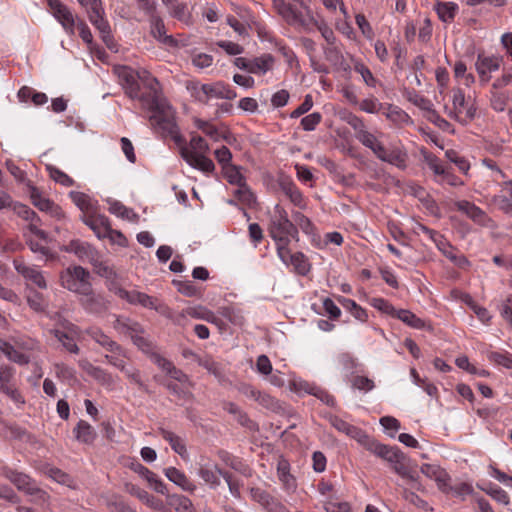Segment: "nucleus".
Masks as SVG:
<instances>
[{
    "label": "nucleus",
    "instance_id": "obj_1",
    "mask_svg": "<svg viewBox=\"0 0 512 512\" xmlns=\"http://www.w3.org/2000/svg\"><path fill=\"white\" fill-rule=\"evenodd\" d=\"M137 79L150 90L148 94L139 95L138 99L153 113L150 117L152 126L162 136H170L176 144H182L184 140L175 121V112L163 97L158 79L143 68L137 71Z\"/></svg>",
    "mask_w": 512,
    "mask_h": 512
},
{
    "label": "nucleus",
    "instance_id": "obj_2",
    "mask_svg": "<svg viewBox=\"0 0 512 512\" xmlns=\"http://www.w3.org/2000/svg\"><path fill=\"white\" fill-rule=\"evenodd\" d=\"M267 230L274 241L285 242L290 239L299 241L296 225L288 218L286 210L280 205L275 206L274 212L269 218Z\"/></svg>",
    "mask_w": 512,
    "mask_h": 512
},
{
    "label": "nucleus",
    "instance_id": "obj_3",
    "mask_svg": "<svg viewBox=\"0 0 512 512\" xmlns=\"http://www.w3.org/2000/svg\"><path fill=\"white\" fill-rule=\"evenodd\" d=\"M90 272L82 266H70L60 274L61 285L71 292L89 295L92 292Z\"/></svg>",
    "mask_w": 512,
    "mask_h": 512
},
{
    "label": "nucleus",
    "instance_id": "obj_4",
    "mask_svg": "<svg viewBox=\"0 0 512 512\" xmlns=\"http://www.w3.org/2000/svg\"><path fill=\"white\" fill-rule=\"evenodd\" d=\"M116 294L120 298L126 299L131 304H140L141 306H143L145 308L155 309L156 311H158L162 314H164L168 310V307L163 304L157 305L156 298L149 296L142 292H138V291L130 292L123 288H119L117 290Z\"/></svg>",
    "mask_w": 512,
    "mask_h": 512
},
{
    "label": "nucleus",
    "instance_id": "obj_5",
    "mask_svg": "<svg viewBox=\"0 0 512 512\" xmlns=\"http://www.w3.org/2000/svg\"><path fill=\"white\" fill-rule=\"evenodd\" d=\"M46 3L49 11L62 27L67 31L73 32L76 18L72 11L60 0H46Z\"/></svg>",
    "mask_w": 512,
    "mask_h": 512
},
{
    "label": "nucleus",
    "instance_id": "obj_6",
    "mask_svg": "<svg viewBox=\"0 0 512 512\" xmlns=\"http://www.w3.org/2000/svg\"><path fill=\"white\" fill-rule=\"evenodd\" d=\"M183 140H185L183 138ZM186 141L182 144H178L181 146V156L182 158L193 168L199 169L203 172H212L215 168L213 161L204 156V154H198L196 152H192L189 148L185 146Z\"/></svg>",
    "mask_w": 512,
    "mask_h": 512
},
{
    "label": "nucleus",
    "instance_id": "obj_7",
    "mask_svg": "<svg viewBox=\"0 0 512 512\" xmlns=\"http://www.w3.org/2000/svg\"><path fill=\"white\" fill-rule=\"evenodd\" d=\"M1 475L9 480L19 491L25 494L36 483L29 475L7 465L0 468Z\"/></svg>",
    "mask_w": 512,
    "mask_h": 512
},
{
    "label": "nucleus",
    "instance_id": "obj_8",
    "mask_svg": "<svg viewBox=\"0 0 512 512\" xmlns=\"http://www.w3.org/2000/svg\"><path fill=\"white\" fill-rule=\"evenodd\" d=\"M116 71L128 96L132 99L138 98L140 86L138 84L137 71L135 72L132 68L126 66L119 67Z\"/></svg>",
    "mask_w": 512,
    "mask_h": 512
},
{
    "label": "nucleus",
    "instance_id": "obj_9",
    "mask_svg": "<svg viewBox=\"0 0 512 512\" xmlns=\"http://www.w3.org/2000/svg\"><path fill=\"white\" fill-rule=\"evenodd\" d=\"M83 7L86 9L88 18L95 29L99 32H109L110 27L105 17L101 0H96L93 4L91 3Z\"/></svg>",
    "mask_w": 512,
    "mask_h": 512
},
{
    "label": "nucleus",
    "instance_id": "obj_10",
    "mask_svg": "<svg viewBox=\"0 0 512 512\" xmlns=\"http://www.w3.org/2000/svg\"><path fill=\"white\" fill-rule=\"evenodd\" d=\"M29 192L32 204L40 211L49 212L52 216L57 218L64 216L61 208L50 199L43 197L38 188L31 186Z\"/></svg>",
    "mask_w": 512,
    "mask_h": 512
},
{
    "label": "nucleus",
    "instance_id": "obj_11",
    "mask_svg": "<svg viewBox=\"0 0 512 512\" xmlns=\"http://www.w3.org/2000/svg\"><path fill=\"white\" fill-rule=\"evenodd\" d=\"M83 222L93 230L98 238H106L112 232L109 219L103 215L84 216Z\"/></svg>",
    "mask_w": 512,
    "mask_h": 512
},
{
    "label": "nucleus",
    "instance_id": "obj_12",
    "mask_svg": "<svg viewBox=\"0 0 512 512\" xmlns=\"http://www.w3.org/2000/svg\"><path fill=\"white\" fill-rule=\"evenodd\" d=\"M274 8L288 24L297 26L302 23L301 13L290 3H287L284 0H274Z\"/></svg>",
    "mask_w": 512,
    "mask_h": 512
},
{
    "label": "nucleus",
    "instance_id": "obj_13",
    "mask_svg": "<svg viewBox=\"0 0 512 512\" xmlns=\"http://www.w3.org/2000/svg\"><path fill=\"white\" fill-rule=\"evenodd\" d=\"M383 459L391 463L392 469L402 478L408 475L410 468L405 464L406 456L398 447H391Z\"/></svg>",
    "mask_w": 512,
    "mask_h": 512
},
{
    "label": "nucleus",
    "instance_id": "obj_14",
    "mask_svg": "<svg viewBox=\"0 0 512 512\" xmlns=\"http://www.w3.org/2000/svg\"><path fill=\"white\" fill-rule=\"evenodd\" d=\"M113 328L120 334L128 335L130 338L137 333H144L142 325L128 317L117 316L113 322Z\"/></svg>",
    "mask_w": 512,
    "mask_h": 512
},
{
    "label": "nucleus",
    "instance_id": "obj_15",
    "mask_svg": "<svg viewBox=\"0 0 512 512\" xmlns=\"http://www.w3.org/2000/svg\"><path fill=\"white\" fill-rule=\"evenodd\" d=\"M177 35L180 37L177 38L173 34H153L154 38L169 51H176L190 44L189 37H185V34Z\"/></svg>",
    "mask_w": 512,
    "mask_h": 512
},
{
    "label": "nucleus",
    "instance_id": "obj_16",
    "mask_svg": "<svg viewBox=\"0 0 512 512\" xmlns=\"http://www.w3.org/2000/svg\"><path fill=\"white\" fill-rule=\"evenodd\" d=\"M165 476L174 484L178 485L182 490L193 493L196 485L179 469L169 467L164 470Z\"/></svg>",
    "mask_w": 512,
    "mask_h": 512
},
{
    "label": "nucleus",
    "instance_id": "obj_17",
    "mask_svg": "<svg viewBox=\"0 0 512 512\" xmlns=\"http://www.w3.org/2000/svg\"><path fill=\"white\" fill-rule=\"evenodd\" d=\"M279 186L281 191L290 199V201L295 206H298L299 208L305 207L302 193L289 178H281L279 180Z\"/></svg>",
    "mask_w": 512,
    "mask_h": 512
},
{
    "label": "nucleus",
    "instance_id": "obj_18",
    "mask_svg": "<svg viewBox=\"0 0 512 512\" xmlns=\"http://www.w3.org/2000/svg\"><path fill=\"white\" fill-rule=\"evenodd\" d=\"M236 96V92L222 82L207 84L206 86V103L210 98L232 100Z\"/></svg>",
    "mask_w": 512,
    "mask_h": 512
},
{
    "label": "nucleus",
    "instance_id": "obj_19",
    "mask_svg": "<svg viewBox=\"0 0 512 512\" xmlns=\"http://www.w3.org/2000/svg\"><path fill=\"white\" fill-rule=\"evenodd\" d=\"M66 250L73 252L80 260L88 261L89 263L98 254L91 245L79 240H72Z\"/></svg>",
    "mask_w": 512,
    "mask_h": 512
},
{
    "label": "nucleus",
    "instance_id": "obj_20",
    "mask_svg": "<svg viewBox=\"0 0 512 512\" xmlns=\"http://www.w3.org/2000/svg\"><path fill=\"white\" fill-rule=\"evenodd\" d=\"M88 335L99 345L107 349L111 353H118L121 355L123 353V348L114 340H112L109 336H107L100 329H91L88 331Z\"/></svg>",
    "mask_w": 512,
    "mask_h": 512
},
{
    "label": "nucleus",
    "instance_id": "obj_21",
    "mask_svg": "<svg viewBox=\"0 0 512 512\" xmlns=\"http://www.w3.org/2000/svg\"><path fill=\"white\" fill-rule=\"evenodd\" d=\"M162 2L169 10L172 17L185 24L190 23L191 15L186 3L179 2L178 0H162Z\"/></svg>",
    "mask_w": 512,
    "mask_h": 512
},
{
    "label": "nucleus",
    "instance_id": "obj_22",
    "mask_svg": "<svg viewBox=\"0 0 512 512\" xmlns=\"http://www.w3.org/2000/svg\"><path fill=\"white\" fill-rule=\"evenodd\" d=\"M16 271L21 274L25 279L34 283L40 289H45L47 287L46 281L42 275V273L36 270L33 267H29L24 263L15 262Z\"/></svg>",
    "mask_w": 512,
    "mask_h": 512
},
{
    "label": "nucleus",
    "instance_id": "obj_23",
    "mask_svg": "<svg viewBox=\"0 0 512 512\" xmlns=\"http://www.w3.org/2000/svg\"><path fill=\"white\" fill-rule=\"evenodd\" d=\"M86 298L83 299L82 305L83 307L90 313L94 314H102L108 309V302L101 295H96L91 292L89 295H85Z\"/></svg>",
    "mask_w": 512,
    "mask_h": 512
},
{
    "label": "nucleus",
    "instance_id": "obj_24",
    "mask_svg": "<svg viewBox=\"0 0 512 512\" xmlns=\"http://www.w3.org/2000/svg\"><path fill=\"white\" fill-rule=\"evenodd\" d=\"M456 207L459 211L464 212L470 219L478 224H484L487 219L485 212L469 201H458L456 202Z\"/></svg>",
    "mask_w": 512,
    "mask_h": 512
},
{
    "label": "nucleus",
    "instance_id": "obj_25",
    "mask_svg": "<svg viewBox=\"0 0 512 512\" xmlns=\"http://www.w3.org/2000/svg\"><path fill=\"white\" fill-rule=\"evenodd\" d=\"M277 474L279 480L283 483L286 490H293L296 488V480L294 476L290 474L289 461L284 457H280L278 459Z\"/></svg>",
    "mask_w": 512,
    "mask_h": 512
},
{
    "label": "nucleus",
    "instance_id": "obj_26",
    "mask_svg": "<svg viewBox=\"0 0 512 512\" xmlns=\"http://www.w3.org/2000/svg\"><path fill=\"white\" fill-rule=\"evenodd\" d=\"M0 350L7 358L17 364L27 365L30 362V356L18 351L12 344L0 338Z\"/></svg>",
    "mask_w": 512,
    "mask_h": 512
},
{
    "label": "nucleus",
    "instance_id": "obj_27",
    "mask_svg": "<svg viewBox=\"0 0 512 512\" xmlns=\"http://www.w3.org/2000/svg\"><path fill=\"white\" fill-rule=\"evenodd\" d=\"M75 438L84 444H92L96 439L97 433L95 429L86 421L80 420L73 429Z\"/></svg>",
    "mask_w": 512,
    "mask_h": 512
},
{
    "label": "nucleus",
    "instance_id": "obj_28",
    "mask_svg": "<svg viewBox=\"0 0 512 512\" xmlns=\"http://www.w3.org/2000/svg\"><path fill=\"white\" fill-rule=\"evenodd\" d=\"M158 431L162 438L169 442L171 448L174 450L175 453L180 455L182 458H185L187 456L186 445L178 435L162 427L159 428Z\"/></svg>",
    "mask_w": 512,
    "mask_h": 512
},
{
    "label": "nucleus",
    "instance_id": "obj_29",
    "mask_svg": "<svg viewBox=\"0 0 512 512\" xmlns=\"http://www.w3.org/2000/svg\"><path fill=\"white\" fill-rule=\"evenodd\" d=\"M274 64V57L271 54H263L260 57L251 59L250 73L265 74L271 70Z\"/></svg>",
    "mask_w": 512,
    "mask_h": 512
},
{
    "label": "nucleus",
    "instance_id": "obj_30",
    "mask_svg": "<svg viewBox=\"0 0 512 512\" xmlns=\"http://www.w3.org/2000/svg\"><path fill=\"white\" fill-rule=\"evenodd\" d=\"M502 58L496 56H484L479 54L475 63L476 70H486V72H494L499 70Z\"/></svg>",
    "mask_w": 512,
    "mask_h": 512
},
{
    "label": "nucleus",
    "instance_id": "obj_31",
    "mask_svg": "<svg viewBox=\"0 0 512 512\" xmlns=\"http://www.w3.org/2000/svg\"><path fill=\"white\" fill-rule=\"evenodd\" d=\"M435 9L442 21L450 22L458 11V5L454 2H438Z\"/></svg>",
    "mask_w": 512,
    "mask_h": 512
},
{
    "label": "nucleus",
    "instance_id": "obj_32",
    "mask_svg": "<svg viewBox=\"0 0 512 512\" xmlns=\"http://www.w3.org/2000/svg\"><path fill=\"white\" fill-rule=\"evenodd\" d=\"M393 316L398 318L399 320H401L402 322H404L405 324L409 325L412 328H416V329L425 328V322L409 310H404V309L396 310Z\"/></svg>",
    "mask_w": 512,
    "mask_h": 512
},
{
    "label": "nucleus",
    "instance_id": "obj_33",
    "mask_svg": "<svg viewBox=\"0 0 512 512\" xmlns=\"http://www.w3.org/2000/svg\"><path fill=\"white\" fill-rule=\"evenodd\" d=\"M168 505L172 506L177 512H195L191 500L183 495H168Z\"/></svg>",
    "mask_w": 512,
    "mask_h": 512
},
{
    "label": "nucleus",
    "instance_id": "obj_34",
    "mask_svg": "<svg viewBox=\"0 0 512 512\" xmlns=\"http://www.w3.org/2000/svg\"><path fill=\"white\" fill-rule=\"evenodd\" d=\"M360 444L363 445L368 451L374 453L382 459L387 456V453L391 449L390 446L378 442L369 435H367Z\"/></svg>",
    "mask_w": 512,
    "mask_h": 512
},
{
    "label": "nucleus",
    "instance_id": "obj_35",
    "mask_svg": "<svg viewBox=\"0 0 512 512\" xmlns=\"http://www.w3.org/2000/svg\"><path fill=\"white\" fill-rule=\"evenodd\" d=\"M109 204V212L121 217L122 219L127 220H136L137 215L133 212L132 209L127 208L125 205H123L121 202L116 200H108Z\"/></svg>",
    "mask_w": 512,
    "mask_h": 512
},
{
    "label": "nucleus",
    "instance_id": "obj_36",
    "mask_svg": "<svg viewBox=\"0 0 512 512\" xmlns=\"http://www.w3.org/2000/svg\"><path fill=\"white\" fill-rule=\"evenodd\" d=\"M70 198L74 204L85 213H90L95 208L91 198L83 192L72 191L70 192Z\"/></svg>",
    "mask_w": 512,
    "mask_h": 512
},
{
    "label": "nucleus",
    "instance_id": "obj_37",
    "mask_svg": "<svg viewBox=\"0 0 512 512\" xmlns=\"http://www.w3.org/2000/svg\"><path fill=\"white\" fill-rule=\"evenodd\" d=\"M29 496V501L39 505V506H47L49 504V495L48 493L40 488L37 483H35L29 491L26 493Z\"/></svg>",
    "mask_w": 512,
    "mask_h": 512
},
{
    "label": "nucleus",
    "instance_id": "obj_38",
    "mask_svg": "<svg viewBox=\"0 0 512 512\" xmlns=\"http://www.w3.org/2000/svg\"><path fill=\"white\" fill-rule=\"evenodd\" d=\"M219 314L228 319L232 324L242 326L245 322V317L240 309L232 306L219 308Z\"/></svg>",
    "mask_w": 512,
    "mask_h": 512
},
{
    "label": "nucleus",
    "instance_id": "obj_39",
    "mask_svg": "<svg viewBox=\"0 0 512 512\" xmlns=\"http://www.w3.org/2000/svg\"><path fill=\"white\" fill-rule=\"evenodd\" d=\"M87 373L93 377L95 380H97L102 385H111L113 382L112 376L107 373L105 370H103L100 367L93 366L90 363H87L86 366H84Z\"/></svg>",
    "mask_w": 512,
    "mask_h": 512
},
{
    "label": "nucleus",
    "instance_id": "obj_40",
    "mask_svg": "<svg viewBox=\"0 0 512 512\" xmlns=\"http://www.w3.org/2000/svg\"><path fill=\"white\" fill-rule=\"evenodd\" d=\"M224 175L230 184L242 186L246 183L245 177L240 172V167L227 165L223 167Z\"/></svg>",
    "mask_w": 512,
    "mask_h": 512
},
{
    "label": "nucleus",
    "instance_id": "obj_41",
    "mask_svg": "<svg viewBox=\"0 0 512 512\" xmlns=\"http://www.w3.org/2000/svg\"><path fill=\"white\" fill-rule=\"evenodd\" d=\"M90 264L93 266L94 272L101 277L111 279L116 275L113 268L107 262L99 259L98 254L90 261Z\"/></svg>",
    "mask_w": 512,
    "mask_h": 512
},
{
    "label": "nucleus",
    "instance_id": "obj_42",
    "mask_svg": "<svg viewBox=\"0 0 512 512\" xmlns=\"http://www.w3.org/2000/svg\"><path fill=\"white\" fill-rule=\"evenodd\" d=\"M126 490L130 494L138 497L140 500H142L143 502H145L146 504H148L150 506L156 507L159 504V500H156L154 496H152L147 491H145L144 489H141L140 487H138L136 485L126 484Z\"/></svg>",
    "mask_w": 512,
    "mask_h": 512
},
{
    "label": "nucleus",
    "instance_id": "obj_43",
    "mask_svg": "<svg viewBox=\"0 0 512 512\" xmlns=\"http://www.w3.org/2000/svg\"><path fill=\"white\" fill-rule=\"evenodd\" d=\"M290 263L293 265L295 271L300 275H306L310 271L308 259L302 252H296L291 255Z\"/></svg>",
    "mask_w": 512,
    "mask_h": 512
},
{
    "label": "nucleus",
    "instance_id": "obj_44",
    "mask_svg": "<svg viewBox=\"0 0 512 512\" xmlns=\"http://www.w3.org/2000/svg\"><path fill=\"white\" fill-rule=\"evenodd\" d=\"M206 86L200 82L189 80L186 82V88L197 101L206 103Z\"/></svg>",
    "mask_w": 512,
    "mask_h": 512
},
{
    "label": "nucleus",
    "instance_id": "obj_45",
    "mask_svg": "<svg viewBox=\"0 0 512 512\" xmlns=\"http://www.w3.org/2000/svg\"><path fill=\"white\" fill-rule=\"evenodd\" d=\"M234 196L237 198L238 201L249 207L256 203V196L247 186V183L243 184L242 186H239L238 189L234 192Z\"/></svg>",
    "mask_w": 512,
    "mask_h": 512
},
{
    "label": "nucleus",
    "instance_id": "obj_46",
    "mask_svg": "<svg viewBox=\"0 0 512 512\" xmlns=\"http://www.w3.org/2000/svg\"><path fill=\"white\" fill-rule=\"evenodd\" d=\"M46 168L49 172V176L57 183L65 186V187H70L74 184V180L71 177H69L66 173H64L63 171L58 169L57 167L52 166V165H47Z\"/></svg>",
    "mask_w": 512,
    "mask_h": 512
},
{
    "label": "nucleus",
    "instance_id": "obj_47",
    "mask_svg": "<svg viewBox=\"0 0 512 512\" xmlns=\"http://www.w3.org/2000/svg\"><path fill=\"white\" fill-rule=\"evenodd\" d=\"M15 345L26 352H40V343L30 337L20 336L15 339Z\"/></svg>",
    "mask_w": 512,
    "mask_h": 512
},
{
    "label": "nucleus",
    "instance_id": "obj_48",
    "mask_svg": "<svg viewBox=\"0 0 512 512\" xmlns=\"http://www.w3.org/2000/svg\"><path fill=\"white\" fill-rule=\"evenodd\" d=\"M56 376L68 382L69 384L76 381L75 370L65 364L57 363L54 365Z\"/></svg>",
    "mask_w": 512,
    "mask_h": 512
},
{
    "label": "nucleus",
    "instance_id": "obj_49",
    "mask_svg": "<svg viewBox=\"0 0 512 512\" xmlns=\"http://www.w3.org/2000/svg\"><path fill=\"white\" fill-rule=\"evenodd\" d=\"M27 303L31 309L36 312H42L45 309V300L41 293L36 290H30L27 295Z\"/></svg>",
    "mask_w": 512,
    "mask_h": 512
},
{
    "label": "nucleus",
    "instance_id": "obj_50",
    "mask_svg": "<svg viewBox=\"0 0 512 512\" xmlns=\"http://www.w3.org/2000/svg\"><path fill=\"white\" fill-rule=\"evenodd\" d=\"M423 157L429 168L436 174L443 176L446 169L441 165L440 160L431 152L423 151Z\"/></svg>",
    "mask_w": 512,
    "mask_h": 512
},
{
    "label": "nucleus",
    "instance_id": "obj_51",
    "mask_svg": "<svg viewBox=\"0 0 512 512\" xmlns=\"http://www.w3.org/2000/svg\"><path fill=\"white\" fill-rule=\"evenodd\" d=\"M54 336L62 343V345L70 352L74 354L79 353V347L74 341L72 337H70L67 333L62 332L60 330L53 331Z\"/></svg>",
    "mask_w": 512,
    "mask_h": 512
},
{
    "label": "nucleus",
    "instance_id": "obj_52",
    "mask_svg": "<svg viewBox=\"0 0 512 512\" xmlns=\"http://www.w3.org/2000/svg\"><path fill=\"white\" fill-rule=\"evenodd\" d=\"M250 495L252 499L257 502L264 510L273 498L269 492L258 487L251 488Z\"/></svg>",
    "mask_w": 512,
    "mask_h": 512
},
{
    "label": "nucleus",
    "instance_id": "obj_53",
    "mask_svg": "<svg viewBox=\"0 0 512 512\" xmlns=\"http://www.w3.org/2000/svg\"><path fill=\"white\" fill-rule=\"evenodd\" d=\"M407 154L400 149L390 151L384 162L396 165L399 168L406 167Z\"/></svg>",
    "mask_w": 512,
    "mask_h": 512
},
{
    "label": "nucleus",
    "instance_id": "obj_54",
    "mask_svg": "<svg viewBox=\"0 0 512 512\" xmlns=\"http://www.w3.org/2000/svg\"><path fill=\"white\" fill-rule=\"evenodd\" d=\"M293 219H294V225H296V227L300 228L304 233L306 234H312L313 233V230H314V226L311 222V220L306 217L303 213L301 212H295L293 214Z\"/></svg>",
    "mask_w": 512,
    "mask_h": 512
},
{
    "label": "nucleus",
    "instance_id": "obj_55",
    "mask_svg": "<svg viewBox=\"0 0 512 512\" xmlns=\"http://www.w3.org/2000/svg\"><path fill=\"white\" fill-rule=\"evenodd\" d=\"M351 386L354 389H358L360 391H371L374 387V381L366 376L356 375L351 379Z\"/></svg>",
    "mask_w": 512,
    "mask_h": 512
},
{
    "label": "nucleus",
    "instance_id": "obj_56",
    "mask_svg": "<svg viewBox=\"0 0 512 512\" xmlns=\"http://www.w3.org/2000/svg\"><path fill=\"white\" fill-rule=\"evenodd\" d=\"M488 359L497 365L512 369V356L509 353L492 351L488 353Z\"/></svg>",
    "mask_w": 512,
    "mask_h": 512
},
{
    "label": "nucleus",
    "instance_id": "obj_57",
    "mask_svg": "<svg viewBox=\"0 0 512 512\" xmlns=\"http://www.w3.org/2000/svg\"><path fill=\"white\" fill-rule=\"evenodd\" d=\"M195 124L198 129H200L203 133L212 138L214 141H218L220 139V132L215 126H213L209 122L201 119H196Z\"/></svg>",
    "mask_w": 512,
    "mask_h": 512
},
{
    "label": "nucleus",
    "instance_id": "obj_58",
    "mask_svg": "<svg viewBox=\"0 0 512 512\" xmlns=\"http://www.w3.org/2000/svg\"><path fill=\"white\" fill-rule=\"evenodd\" d=\"M306 391L309 394H312L315 397H317L319 400H321L323 403H325L328 406H334L336 404L335 398L332 395H330L327 391H325L319 387L311 386Z\"/></svg>",
    "mask_w": 512,
    "mask_h": 512
},
{
    "label": "nucleus",
    "instance_id": "obj_59",
    "mask_svg": "<svg viewBox=\"0 0 512 512\" xmlns=\"http://www.w3.org/2000/svg\"><path fill=\"white\" fill-rule=\"evenodd\" d=\"M492 202L501 211L512 216V199L507 195H495L492 198Z\"/></svg>",
    "mask_w": 512,
    "mask_h": 512
},
{
    "label": "nucleus",
    "instance_id": "obj_60",
    "mask_svg": "<svg viewBox=\"0 0 512 512\" xmlns=\"http://www.w3.org/2000/svg\"><path fill=\"white\" fill-rule=\"evenodd\" d=\"M133 343L144 353L149 354L151 356L153 351V344L150 340L143 336V333H137L135 336L131 338Z\"/></svg>",
    "mask_w": 512,
    "mask_h": 512
},
{
    "label": "nucleus",
    "instance_id": "obj_61",
    "mask_svg": "<svg viewBox=\"0 0 512 512\" xmlns=\"http://www.w3.org/2000/svg\"><path fill=\"white\" fill-rule=\"evenodd\" d=\"M446 156L450 161L455 163V165L462 173L466 174L468 172L470 168L469 162L464 157L459 156L456 151L448 150L446 151Z\"/></svg>",
    "mask_w": 512,
    "mask_h": 512
},
{
    "label": "nucleus",
    "instance_id": "obj_62",
    "mask_svg": "<svg viewBox=\"0 0 512 512\" xmlns=\"http://www.w3.org/2000/svg\"><path fill=\"white\" fill-rule=\"evenodd\" d=\"M35 218L36 219L29 218V220L27 221L28 222V229H29V231L31 233H33L35 236H37L39 239L47 241L48 240V234L44 230L39 228V226L41 224V219L37 215L36 212H35Z\"/></svg>",
    "mask_w": 512,
    "mask_h": 512
},
{
    "label": "nucleus",
    "instance_id": "obj_63",
    "mask_svg": "<svg viewBox=\"0 0 512 512\" xmlns=\"http://www.w3.org/2000/svg\"><path fill=\"white\" fill-rule=\"evenodd\" d=\"M217 471H213L208 467L201 466L199 469V476L212 487H217L220 484V480L216 474Z\"/></svg>",
    "mask_w": 512,
    "mask_h": 512
},
{
    "label": "nucleus",
    "instance_id": "obj_64",
    "mask_svg": "<svg viewBox=\"0 0 512 512\" xmlns=\"http://www.w3.org/2000/svg\"><path fill=\"white\" fill-rule=\"evenodd\" d=\"M322 116L319 112L311 113L301 120V126L305 131H312L320 123Z\"/></svg>",
    "mask_w": 512,
    "mask_h": 512
}]
</instances>
